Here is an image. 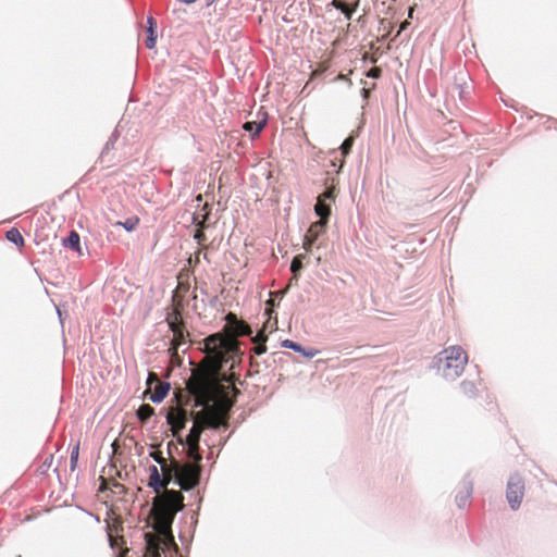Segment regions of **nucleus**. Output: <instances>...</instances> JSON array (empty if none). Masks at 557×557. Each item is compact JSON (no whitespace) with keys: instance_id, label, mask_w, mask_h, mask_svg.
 <instances>
[{"instance_id":"c756f323","label":"nucleus","mask_w":557,"mask_h":557,"mask_svg":"<svg viewBox=\"0 0 557 557\" xmlns=\"http://www.w3.org/2000/svg\"><path fill=\"white\" fill-rule=\"evenodd\" d=\"M169 327L170 330L172 331V333H178V332H183L185 331V322L184 320L181 321V322H173V323H169Z\"/></svg>"},{"instance_id":"f257e3e1","label":"nucleus","mask_w":557,"mask_h":557,"mask_svg":"<svg viewBox=\"0 0 557 557\" xmlns=\"http://www.w3.org/2000/svg\"><path fill=\"white\" fill-rule=\"evenodd\" d=\"M220 358L210 356L200 361L186 382L188 393L195 398V406L202 407L200 411L193 413L194 424L186 437L188 441L200 442V436L207 428L219 429L227 425L235 399L230 398L227 387L222 381L233 384L235 374H224L220 377Z\"/></svg>"},{"instance_id":"a211bd4d","label":"nucleus","mask_w":557,"mask_h":557,"mask_svg":"<svg viewBox=\"0 0 557 557\" xmlns=\"http://www.w3.org/2000/svg\"><path fill=\"white\" fill-rule=\"evenodd\" d=\"M5 238L12 243H14L15 245H17L18 247H24L25 245V240L21 234V232L15 228V227H12L10 228L7 233H5Z\"/></svg>"},{"instance_id":"a18cd8bd","label":"nucleus","mask_w":557,"mask_h":557,"mask_svg":"<svg viewBox=\"0 0 557 557\" xmlns=\"http://www.w3.org/2000/svg\"><path fill=\"white\" fill-rule=\"evenodd\" d=\"M406 24H407L406 22H405V23H403V24H401V26H400V29H404V28H405V26H406Z\"/></svg>"},{"instance_id":"473e14b6","label":"nucleus","mask_w":557,"mask_h":557,"mask_svg":"<svg viewBox=\"0 0 557 557\" xmlns=\"http://www.w3.org/2000/svg\"><path fill=\"white\" fill-rule=\"evenodd\" d=\"M382 75V70L377 66L372 67L367 72L368 77L379 78Z\"/></svg>"},{"instance_id":"cd10ccee","label":"nucleus","mask_w":557,"mask_h":557,"mask_svg":"<svg viewBox=\"0 0 557 557\" xmlns=\"http://www.w3.org/2000/svg\"><path fill=\"white\" fill-rule=\"evenodd\" d=\"M352 145H354V138L351 136L347 137L344 140V143L341 146L343 156H347L350 152Z\"/></svg>"},{"instance_id":"9d476101","label":"nucleus","mask_w":557,"mask_h":557,"mask_svg":"<svg viewBox=\"0 0 557 557\" xmlns=\"http://www.w3.org/2000/svg\"><path fill=\"white\" fill-rule=\"evenodd\" d=\"M146 537V553L144 557H160L161 540L159 536L147 533Z\"/></svg>"},{"instance_id":"ddd939ff","label":"nucleus","mask_w":557,"mask_h":557,"mask_svg":"<svg viewBox=\"0 0 557 557\" xmlns=\"http://www.w3.org/2000/svg\"><path fill=\"white\" fill-rule=\"evenodd\" d=\"M331 5L337 10H341L347 20L352 17L354 12L357 10L359 5V1L357 0L354 4H347L342 0H332Z\"/></svg>"},{"instance_id":"f704fd0d","label":"nucleus","mask_w":557,"mask_h":557,"mask_svg":"<svg viewBox=\"0 0 557 557\" xmlns=\"http://www.w3.org/2000/svg\"><path fill=\"white\" fill-rule=\"evenodd\" d=\"M158 382H161L158 377V375L153 372H150L149 373V376H148V380H147V384L149 387H151L152 383L154 384H158Z\"/></svg>"},{"instance_id":"bb28decb","label":"nucleus","mask_w":557,"mask_h":557,"mask_svg":"<svg viewBox=\"0 0 557 557\" xmlns=\"http://www.w3.org/2000/svg\"><path fill=\"white\" fill-rule=\"evenodd\" d=\"M461 387L465 395H467L468 397H472L475 395L476 388L472 382H462Z\"/></svg>"},{"instance_id":"f03ea898","label":"nucleus","mask_w":557,"mask_h":557,"mask_svg":"<svg viewBox=\"0 0 557 557\" xmlns=\"http://www.w3.org/2000/svg\"><path fill=\"white\" fill-rule=\"evenodd\" d=\"M178 461L172 459L170 463L161 467L162 474L157 466L150 467L148 485L158 494L152 504L153 529L161 534H170L175 515L182 510L184 496L178 491L168 490L173 479H177Z\"/></svg>"},{"instance_id":"6e6552de","label":"nucleus","mask_w":557,"mask_h":557,"mask_svg":"<svg viewBox=\"0 0 557 557\" xmlns=\"http://www.w3.org/2000/svg\"><path fill=\"white\" fill-rule=\"evenodd\" d=\"M329 222L319 220L310 225L308 228L305 238L302 247L306 251H310L313 244L317 242V239L325 233V228Z\"/></svg>"},{"instance_id":"1a4fd4ad","label":"nucleus","mask_w":557,"mask_h":557,"mask_svg":"<svg viewBox=\"0 0 557 557\" xmlns=\"http://www.w3.org/2000/svg\"><path fill=\"white\" fill-rule=\"evenodd\" d=\"M190 285L189 283H184L178 281V284L172 296V307L175 308H185L186 306V296L189 292Z\"/></svg>"},{"instance_id":"a19ab883","label":"nucleus","mask_w":557,"mask_h":557,"mask_svg":"<svg viewBox=\"0 0 557 557\" xmlns=\"http://www.w3.org/2000/svg\"><path fill=\"white\" fill-rule=\"evenodd\" d=\"M337 79H339V81H348V82H349V84H351V81H350V79H348V78H347V76H346V75H344V74H339V75L337 76Z\"/></svg>"},{"instance_id":"c9c22d12","label":"nucleus","mask_w":557,"mask_h":557,"mask_svg":"<svg viewBox=\"0 0 557 557\" xmlns=\"http://www.w3.org/2000/svg\"><path fill=\"white\" fill-rule=\"evenodd\" d=\"M203 249H207V246H203V247H202V249H199V250L195 253L194 258H189V260H188V261H189V263H191L193 261H194L196 264H197V263H199V261H200V255H201V252H202V250H203Z\"/></svg>"},{"instance_id":"2eb2a0df","label":"nucleus","mask_w":557,"mask_h":557,"mask_svg":"<svg viewBox=\"0 0 557 557\" xmlns=\"http://www.w3.org/2000/svg\"><path fill=\"white\" fill-rule=\"evenodd\" d=\"M268 336L264 333V327L252 338V342L257 345L253 347V352L256 355H262L267 351V347L264 343L267 342Z\"/></svg>"},{"instance_id":"58836bf2","label":"nucleus","mask_w":557,"mask_h":557,"mask_svg":"<svg viewBox=\"0 0 557 557\" xmlns=\"http://www.w3.org/2000/svg\"><path fill=\"white\" fill-rule=\"evenodd\" d=\"M157 533L159 534V532L157 531ZM160 535H163L165 539H168L171 543H173V546H174V549H177V546H176V543H174V539H173V535L172 533L170 532V534L168 535H164V534H161Z\"/></svg>"},{"instance_id":"393cba45","label":"nucleus","mask_w":557,"mask_h":557,"mask_svg":"<svg viewBox=\"0 0 557 557\" xmlns=\"http://www.w3.org/2000/svg\"><path fill=\"white\" fill-rule=\"evenodd\" d=\"M335 191H336L335 186L331 185L321 195H319L318 199L321 200V201H325V202H326V200L334 201L335 197H336V193Z\"/></svg>"},{"instance_id":"20e7f679","label":"nucleus","mask_w":557,"mask_h":557,"mask_svg":"<svg viewBox=\"0 0 557 557\" xmlns=\"http://www.w3.org/2000/svg\"><path fill=\"white\" fill-rule=\"evenodd\" d=\"M438 360L442 363L440 368L443 375L455 379L462 373L468 362V356L460 346H450L441 352Z\"/></svg>"},{"instance_id":"4c0bfd02","label":"nucleus","mask_w":557,"mask_h":557,"mask_svg":"<svg viewBox=\"0 0 557 557\" xmlns=\"http://www.w3.org/2000/svg\"><path fill=\"white\" fill-rule=\"evenodd\" d=\"M110 541H111V546L116 547L119 545L120 541L123 542V537H113L110 535Z\"/></svg>"},{"instance_id":"a878e982","label":"nucleus","mask_w":557,"mask_h":557,"mask_svg":"<svg viewBox=\"0 0 557 557\" xmlns=\"http://www.w3.org/2000/svg\"><path fill=\"white\" fill-rule=\"evenodd\" d=\"M302 269V256H296L290 264V271L294 274V277H296L297 273Z\"/></svg>"},{"instance_id":"4be33fe9","label":"nucleus","mask_w":557,"mask_h":557,"mask_svg":"<svg viewBox=\"0 0 557 557\" xmlns=\"http://www.w3.org/2000/svg\"><path fill=\"white\" fill-rule=\"evenodd\" d=\"M184 309L185 308L172 307V310L170 312H168V314H166V318H165L166 323L169 324V323H173V322L183 321L182 313H183Z\"/></svg>"},{"instance_id":"4468645a","label":"nucleus","mask_w":557,"mask_h":557,"mask_svg":"<svg viewBox=\"0 0 557 557\" xmlns=\"http://www.w3.org/2000/svg\"><path fill=\"white\" fill-rule=\"evenodd\" d=\"M170 391V384L164 382H158L156 384L153 393L150 395V400L153 403L162 401Z\"/></svg>"},{"instance_id":"9b49d317","label":"nucleus","mask_w":557,"mask_h":557,"mask_svg":"<svg viewBox=\"0 0 557 557\" xmlns=\"http://www.w3.org/2000/svg\"><path fill=\"white\" fill-rule=\"evenodd\" d=\"M210 214H211V207L208 202H206L202 205V207L199 211L194 213L193 222L196 224V226L207 228L208 227L207 221L209 220Z\"/></svg>"},{"instance_id":"37998d69","label":"nucleus","mask_w":557,"mask_h":557,"mask_svg":"<svg viewBox=\"0 0 557 557\" xmlns=\"http://www.w3.org/2000/svg\"><path fill=\"white\" fill-rule=\"evenodd\" d=\"M369 92H370V90H369V89H367V88H363V89H362V95H363V97H364V98H368V97H369Z\"/></svg>"},{"instance_id":"2f4dec72","label":"nucleus","mask_w":557,"mask_h":557,"mask_svg":"<svg viewBox=\"0 0 557 557\" xmlns=\"http://www.w3.org/2000/svg\"><path fill=\"white\" fill-rule=\"evenodd\" d=\"M282 346L285 347V348H289V349H293L295 351H302V348L299 344L293 342V341H289V339H285L283 343H282Z\"/></svg>"},{"instance_id":"aec40b11","label":"nucleus","mask_w":557,"mask_h":557,"mask_svg":"<svg viewBox=\"0 0 557 557\" xmlns=\"http://www.w3.org/2000/svg\"><path fill=\"white\" fill-rule=\"evenodd\" d=\"M153 413L154 409L148 404L141 405L137 410V417L143 423L147 422Z\"/></svg>"},{"instance_id":"7c9ffc66","label":"nucleus","mask_w":557,"mask_h":557,"mask_svg":"<svg viewBox=\"0 0 557 557\" xmlns=\"http://www.w3.org/2000/svg\"><path fill=\"white\" fill-rule=\"evenodd\" d=\"M150 457L160 465V467H162L163 465L168 463L166 459L162 456V453L157 450V451H151L150 453Z\"/></svg>"},{"instance_id":"72a5a7b5","label":"nucleus","mask_w":557,"mask_h":557,"mask_svg":"<svg viewBox=\"0 0 557 557\" xmlns=\"http://www.w3.org/2000/svg\"><path fill=\"white\" fill-rule=\"evenodd\" d=\"M78 445L74 447V449L72 450V454H71V466H72V469L75 468L76 466V462H77V459H78Z\"/></svg>"},{"instance_id":"6ab92c4d","label":"nucleus","mask_w":557,"mask_h":557,"mask_svg":"<svg viewBox=\"0 0 557 557\" xmlns=\"http://www.w3.org/2000/svg\"><path fill=\"white\" fill-rule=\"evenodd\" d=\"M79 242V235L76 232L72 231L69 237L64 240V245L82 255Z\"/></svg>"},{"instance_id":"c85d7f7f","label":"nucleus","mask_w":557,"mask_h":557,"mask_svg":"<svg viewBox=\"0 0 557 557\" xmlns=\"http://www.w3.org/2000/svg\"><path fill=\"white\" fill-rule=\"evenodd\" d=\"M205 230L200 226H197V230L195 232L194 238L197 240L199 245H203V243L207 240Z\"/></svg>"},{"instance_id":"e433bc0d","label":"nucleus","mask_w":557,"mask_h":557,"mask_svg":"<svg viewBox=\"0 0 557 557\" xmlns=\"http://www.w3.org/2000/svg\"><path fill=\"white\" fill-rule=\"evenodd\" d=\"M267 306H268V308L265 309V313L269 315V318H271V315L273 313L272 306H274V300L273 299H269L267 301Z\"/></svg>"},{"instance_id":"f8f14e48","label":"nucleus","mask_w":557,"mask_h":557,"mask_svg":"<svg viewBox=\"0 0 557 557\" xmlns=\"http://www.w3.org/2000/svg\"><path fill=\"white\" fill-rule=\"evenodd\" d=\"M147 23H148V28H147L148 37L145 40V46L148 49H153L156 47V42H157V22L152 16H149L147 20Z\"/></svg>"},{"instance_id":"dca6fc26","label":"nucleus","mask_w":557,"mask_h":557,"mask_svg":"<svg viewBox=\"0 0 557 557\" xmlns=\"http://www.w3.org/2000/svg\"><path fill=\"white\" fill-rule=\"evenodd\" d=\"M185 442L188 446L187 456L194 460L193 463L199 465V462L202 459V457L199 453V442L188 441V440H186Z\"/></svg>"},{"instance_id":"c03bdc74","label":"nucleus","mask_w":557,"mask_h":557,"mask_svg":"<svg viewBox=\"0 0 557 557\" xmlns=\"http://www.w3.org/2000/svg\"><path fill=\"white\" fill-rule=\"evenodd\" d=\"M202 199H203V197H202V195H201V194H199V195L196 197V201L198 202V205H200V203L202 202Z\"/></svg>"},{"instance_id":"7ed1b4c3","label":"nucleus","mask_w":557,"mask_h":557,"mask_svg":"<svg viewBox=\"0 0 557 557\" xmlns=\"http://www.w3.org/2000/svg\"><path fill=\"white\" fill-rule=\"evenodd\" d=\"M226 324L223 329L224 333H215L205 339L206 356L205 361L210 356L221 357V368L230 359H234L239 355V343L237 336L250 335V326L243 320H238L233 312L227 313Z\"/></svg>"},{"instance_id":"5701e85b","label":"nucleus","mask_w":557,"mask_h":557,"mask_svg":"<svg viewBox=\"0 0 557 557\" xmlns=\"http://www.w3.org/2000/svg\"><path fill=\"white\" fill-rule=\"evenodd\" d=\"M189 336V332L188 331H183V332H178V333H174L173 334V339H172V347L173 349L177 350L178 347L181 345H183L186 341V337Z\"/></svg>"},{"instance_id":"79ce46f5","label":"nucleus","mask_w":557,"mask_h":557,"mask_svg":"<svg viewBox=\"0 0 557 557\" xmlns=\"http://www.w3.org/2000/svg\"><path fill=\"white\" fill-rule=\"evenodd\" d=\"M231 389H232L234 397H236L239 394V389L237 387H235L234 385H232Z\"/></svg>"},{"instance_id":"39448f33","label":"nucleus","mask_w":557,"mask_h":557,"mask_svg":"<svg viewBox=\"0 0 557 557\" xmlns=\"http://www.w3.org/2000/svg\"><path fill=\"white\" fill-rule=\"evenodd\" d=\"M525 484L519 474L509 478L506 490V498L512 510H518L524 497Z\"/></svg>"},{"instance_id":"b1692460","label":"nucleus","mask_w":557,"mask_h":557,"mask_svg":"<svg viewBox=\"0 0 557 557\" xmlns=\"http://www.w3.org/2000/svg\"><path fill=\"white\" fill-rule=\"evenodd\" d=\"M139 218L138 216H131L126 219L124 222H116V225L123 226L126 231L132 232L134 231L138 224H139Z\"/></svg>"},{"instance_id":"423d86ee","label":"nucleus","mask_w":557,"mask_h":557,"mask_svg":"<svg viewBox=\"0 0 557 557\" xmlns=\"http://www.w3.org/2000/svg\"><path fill=\"white\" fill-rule=\"evenodd\" d=\"M200 466L196 463H185L178 466L177 483L182 490L189 491L199 484Z\"/></svg>"},{"instance_id":"ea45409f","label":"nucleus","mask_w":557,"mask_h":557,"mask_svg":"<svg viewBox=\"0 0 557 557\" xmlns=\"http://www.w3.org/2000/svg\"><path fill=\"white\" fill-rule=\"evenodd\" d=\"M157 533L159 534V532L157 531ZM160 535H163L165 539H168L171 543H173V546H174V549H177V546H176V543H174V539H173V535L172 533L170 532V534L168 535H164V534H161Z\"/></svg>"},{"instance_id":"412c9836","label":"nucleus","mask_w":557,"mask_h":557,"mask_svg":"<svg viewBox=\"0 0 557 557\" xmlns=\"http://www.w3.org/2000/svg\"><path fill=\"white\" fill-rule=\"evenodd\" d=\"M264 126H265V121L246 122L244 124V129L251 132L252 137H256L260 134V132L263 129Z\"/></svg>"},{"instance_id":"0eeeda50","label":"nucleus","mask_w":557,"mask_h":557,"mask_svg":"<svg viewBox=\"0 0 557 557\" xmlns=\"http://www.w3.org/2000/svg\"><path fill=\"white\" fill-rule=\"evenodd\" d=\"M166 421L171 425L173 436L177 437L181 444L184 443L178 433L185 428L187 422V411L181 407H173L166 414Z\"/></svg>"},{"instance_id":"f3484780","label":"nucleus","mask_w":557,"mask_h":557,"mask_svg":"<svg viewBox=\"0 0 557 557\" xmlns=\"http://www.w3.org/2000/svg\"><path fill=\"white\" fill-rule=\"evenodd\" d=\"M314 211L320 216V220L329 222V218L331 215L330 205L318 199L314 206Z\"/></svg>"}]
</instances>
